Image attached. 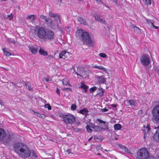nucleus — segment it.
Wrapping results in <instances>:
<instances>
[{"label": "nucleus", "instance_id": "1", "mask_svg": "<svg viewBox=\"0 0 159 159\" xmlns=\"http://www.w3.org/2000/svg\"><path fill=\"white\" fill-rule=\"evenodd\" d=\"M76 35L77 37L79 38L84 44H88L91 46L93 45L94 42L93 37L88 32L80 29L76 31Z\"/></svg>", "mask_w": 159, "mask_h": 159}, {"label": "nucleus", "instance_id": "2", "mask_svg": "<svg viewBox=\"0 0 159 159\" xmlns=\"http://www.w3.org/2000/svg\"><path fill=\"white\" fill-rule=\"evenodd\" d=\"M151 113L152 121L156 123L159 124V104L153 107Z\"/></svg>", "mask_w": 159, "mask_h": 159}, {"label": "nucleus", "instance_id": "3", "mask_svg": "<svg viewBox=\"0 0 159 159\" xmlns=\"http://www.w3.org/2000/svg\"><path fill=\"white\" fill-rule=\"evenodd\" d=\"M35 34L40 39L44 40L47 31V29H45L43 27H40L37 25L35 27L34 30Z\"/></svg>", "mask_w": 159, "mask_h": 159}, {"label": "nucleus", "instance_id": "4", "mask_svg": "<svg viewBox=\"0 0 159 159\" xmlns=\"http://www.w3.org/2000/svg\"><path fill=\"white\" fill-rule=\"evenodd\" d=\"M137 155V159H147L149 157L148 152L144 148L138 150Z\"/></svg>", "mask_w": 159, "mask_h": 159}, {"label": "nucleus", "instance_id": "5", "mask_svg": "<svg viewBox=\"0 0 159 159\" xmlns=\"http://www.w3.org/2000/svg\"><path fill=\"white\" fill-rule=\"evenodd\" d=\"M63 121L66 124H72L75 120V117L71 114L62 115Z\"/></svg>", "mask_w": 159, "mask_h": 159}, {"label": "nucleus", "instance_id": "6", "mask_svg": "<svg viewBox=\"0 0 159 159\" xmlns=\"http://www.w3.org/2000/svg\"><path fill=\"white\" fill-rule=\"evenodd\" d=\"M22 149L18 154L19 156L20 157L24 158L29 157L30 156L31 153L29 148L26 146Z\"/></svg>", "mask_w": 159, "mask_h": 159}, {"label": "nucleus", "instance_id": "7", "mask_svg": "<svg viewBox=\"0 0 159 159\" xmlns=\"http://www.w3.org/2000/svg\"><path fill=\"white\" fill-rule=\"evenodd\" d=\"M26 145L24 144L19 142H16L14 144L13 148H14L15 151L19 154L21 151V150L25 147Z\"/></svg>", "mask_w": 159, "mask_h": 159}, {"label": "nucleus", "instance_id": "8", "mask_svg": "<svg viewBox=\"0 0 159 159\" xmlns=\"http://www.w3.org/2000/svg\"><path fill=\"white\" fill-rule=\"evenodd\" d=\"M77 71V72L75 71V73L80 77L85 78L88 76V72L83 68H78Z\"/></svg>", "mask_w": 159, "mask_h": 159}, {"label": "nucleus", "instance_id": "9", "mask_svg": "<svg viewBox=\"0 0 159 159\" xmlns=\"http://www.w3.org/2000/svg\"><path fill=\"white\" fill-rule=\"evenodd\" d=\"M44 40H52L54 37V32L51 30L47 29V31Z\"/></svg>", "mask_w": 159, "mask_h": 159}, {"label": "nucleus", "instance_id": "10", "mask_svg": "<svg viewBox=\"0 0 159 159\" xmlns=\"http://www.w3.org/2000/svg\"><path fill=\"white\" fill-rule=\"evenodd\" d=\"M140 61L143 65L144 66L148 65L149 63V59L147 55H143L140 58Z\"/></svg>", "mask_w": 159, "mask_h": 159}, {"label": "nucleus", "instance_id": "11", "mask_svg": "<svg viewBox=\"0 0 159 159\" xmlns=\"http://www.w3.org/2000/svg\"><path fill=\"white\" fill-rule=\"evenodd\" d=\"M90 125L91 127L94 130L97 132H100L102 130H105V128L96 125L92 123H90Z\"/></svg>", "mask_w": 159, "mask_h": 159}, {"label": "nucleus", "instance_id": "12", "mask_svg": "<svg viewBox=\"0 0 159 159\" xmlns=\"http://www.w3.org/2000/svg\"><path fill=\"white\" fill-rule=\"evenodd\" d=\"M69 55H70V54L69 52H67L66 51H63L60 53L59 58L66 59L68 58V56Z\"/></svg>", "mask_w": 159, "mask_h": 159}, {"label": "nucleus", "instance_id": "13", "mask_svg": "<svg viewBox=\"0 0 159 159\" xmlns=\"http://www.w3.org/2000/svg\"><path fill=\"white\" fill-rule=\"evenodd\" d=\"M96 78L98 80L99 84H105L106 82V79L104 78L103 76H97Z\"/></svg>", "mask_w": 159, "mask_h": 159}, {"label": "nucleus", "instance_id": "14", "mask_svg": "<svg viewBox=\"0 0 159 159\" xmlns=\"http://www.w3.org/2000/svg\"><path fill=\"white\" fill-rule=\"evenodd\" d=\"M153 139L157 142H159V125L153 137Z\"/></svg>", "mask_w": 159, "mask_h": 159}, {"label": "nucleus", "instance_id": "15", "mask_svg": "<svg viewBox=\"0 0 159 159\" xmlns=\"http://www.w3.org/2000/svg\"><path fill=\"white\" fill-rule=\"evenodd\" d=\"M6 132L2 129L0 128V140H2L6 137Z\"/></svg>", "mask_w": 159, "mask_h": 159}, {"label": "nucleus", "instance_id": "16", "mask_svg": "<svg viewBox=\"0 0 159 159\" xmlns=\"http://www.w3.org/2000/svg\"><path fill=\"white\" fill-rule=\"evenodd\" d=\"M29 49L33 54H35L38 52V49L37 48L34 47L31 45H29L28 46Z\"/></svg>", "mask_w": 159, "mask_h": 159}, {"label": "nucleus", "instance_id": "17", "mask_svg": "<svg viewBox=\"0 0 159 159\" xmlns=\"http://www.w3.org/2000/svg\"><path fill=\"white\" fill-rule=\"evenodd\" d=\"M150 128L148 125H147L146 127H144V129L143 130L144 133V136L143 138L145 139V137H146L147 133H148V132L150 131Z\"/></svg>", "mask_w": 159, "mask_h": 159}, {"label": "nucleus", "instance_id": "18", "mask_svg": "<svg viewBox=\"0 0 159 159\" xmlns=\"http://www.w3.org/2000/svg\"><path fill=\"white\" fill-rule=\"evenodd\" d=\"M104 90L101 87H100L98 89V93L97 95H98L99 97H101L103 96V93Z\"/></svg>", "mask_w": 159, "mask_h": 159}, {"label": "nucleus", "instance_id": "19", "mask_svg": "<svg viewBox=\"0 0 159 159\" xmlns=\"http://www.w3.org/2000/svg\"><path fill=\"white\" fill-rule=\"evenodd\" d=\"M89 111L87 108H84L83 109L80 110L78 112L86 116Z\"/></svg>", "mask_w": 159, "mask_h": 159}, {"label": "nucleus", "instance_id": "20", "mask_svg": "<svg viewBox=\"0 0 159 159\" xmlns=\"http://www.w3.org/2000/svg\"><path fill=\"white\" fill-rule=\"evenodd\" d=\"M79 87V88L84 89V92L85 93L87 92L88 89L89 88V86L83 83H81Z\"/></svg>", "mask_w": 159, "mask_h": 159}, {"label": "nucleus", "instance_id": "21", "mask_svg": "<svg viewBox=\"0 0 159 159\" xmlns=\"http://www.w3.org/2000/svg\"><path fill=\"white\" fill-rule=\"evenodd\" d=\"M130 27L134 29V31L136 33H141L140 29L134 25L132 24L130 25Z\"/></svg>", "mask_w": 159, "mask_h": 159}, {"label": "nucleus", "instance_id": "22", "mask_svg": "<svg viewBox=\"0 0 159 159\" xmlns=\"http://www.w3.org/2000/svg\"><path fill=\"white\" fill-rule=\"evenodd\" d=\"M39 52L40 55L44 56H46L48 55L47 52L45 51L43 49L41 48V47L39 51Z\"/></svg>", "mask_w": 159, "mask_h": 159}, {"label": "nucleus", "instance_id": "23", "mask_svg": "<svg viewBox=\"0 0 159 159\" xmlns=\"http://www.w3.org/2000/svg\"><path fill=\"white\" fill-rule=\"evenodd\" d=\"M77 19L81 24H84L85 25H87V23H86L85 20L84 19L79 17L77 18Z\"/></svg>", "mask_w": 159, "mask_h": 159}, {"label": "nucleus", "instance_id": "24", "mask_svg": "<svg viewBox=\"0 0 159 159\" xmlns=\"http://www.w3.org/2000/svg\"><path fill=\"white\" fill-rule=\"evenodd\" d=\"M37 19V16L34 15H28L27 17V19H30L31 21H33Z\"/></svg>", "mask_w": 159, "mask_h": 159}, {"label": "nucleus", "instance_id": "25", "mask_svg": "<svg viewBox=\"0 0 159 159\" xmlns=\"http://www.w3.org/2000/svg\"><path fill=\"white\" fill-rule=\"evenodd\" d=\"M127 103L129 105L135 106L136 105V103L135 101L133 100H126Z\"/></svg>", "mask_w": 159, "mask_h": 159}, {"label": "nucleus", "instance_id": "26", "mask_svg": "<svg viewBox=\"0 0 159 159\" xmlns=\"http://www.w3.org/2000/svg\"><path fill=\"white\" fill-rule=\"evenodd\" d=\"M2 50L4 54L7 56H11L12 54L10 52H7V51L6 50L5 48H3L2 49Z\"/></svg>", "mask_w": 159, "mask_h": 159}, {"label": "nucleus", "instance_id": "27", "mask_svg": "<svg viewBox=\"0 0 159 159\" xmlns=\"http://www.w3.org/2000/svg\"><path fill=\"white\" fill-rule=\"evenodd\" d=\"M2 50L4 54L7 56H11L12 54L10 52H7V51L6 50L5 48H3L2 49Z\"/></svg>", "mask_w": 159, "mask_h": 159}, {"label": "nucleus", "instance_id": "28", "mask_svg": "<svg viewBox=\"0 0 159 159\" xmlns=\"http://www.w3.org/2000/svg\"><path fill=\"white\" fill-rule=\"evenodd\" d=\"M25 85L27 89L31 91L33 90V88L30 84H29V82H25Z\"/></svg>", "mask_w": 159, "mask_h": 159}, {"label": "nucleus", "instance_id": "29", "mask_svg": "<svg viewBox=\"0 0 159 159\" xmlns=\"http://www.w3.org/2000/svg\"><path fill=\"white\" fill-rule=\"evenodd\" d=\"M121 128V125L119 124H116L114 125V128L116 130H120Z\"/></svg>", "mask_w": 159, "mask_h": 159}, {"label": "nucleus", "instance_id": "30", "mask_svg": "<svg viewBox=\"0 0 159 159\" xmlns=\"http://www.w3.org/2000/svg\"><path fill=\"white\" fill-rule=\"evenodd\" d=\"M53 18H54V19L55 20H58L59 21L58 22V23L59 24H61V21L60 20V16L59 15H58L57 13L55 14V15L54 16Z\"/></svg>", "mask_w": 159, "mask_h": 159}, {"label": "nucleus", "instance_id": "31", "mask_svg": "<svg viewBox=\"0 0 159 159\" xmlns=\"http://www.w3.org/2000/svg\"><path fill=\"white\" fill-rule=\"evenodd\" d=\"M7 41L9 43H13L15 45L16 44V41L11 39L10 38H8L7 39Z\"/></svg>", "mask_w": 159, "mask_h": 159}, {"label": "nucleus", "instance_id": "32", "mask_svg": "<svg viewBox=\"0 0 159 159\" xmlns=\"http://www.w3.org/2000/svg\"><path fill=\"white\" fill-rule=\"evenodd\" d=\"M34 114L36 115H37L39 117L42 119H44L45 117V115L43 114H41L38 112H34Z\"/></svg>", "mask_w": 159, "mask_h": 159}, {"label": "nucleus", "instance_id": "33", "mask_svg": "<svg viewBox=\"0 0 159 159\" xmlns=\"http://www.w3.org/2000/svg\"><path fill=\"white\" fill-rule=\"evenodd\" d=\"M12 137V135L11 134H8L7 136V142L8 143L9 142L11 141V138Z\"/></svg>", "mask_w": 159, "mask_h": 159}, {"label": "nucleus", "instance_id": "34", "mask_svg": "<svg viewBox=\"0 0 159 159\" xmlns=\"http://www.w3.org/2000/svg\"><path fill=\"white\" fill-rule=\"evenodd\" d=\"M63 84L64 85H66L69 83L68 80L66 79H64L62 80Z\"/></svg>", "mask_w": 159, "mask_h": 159}, {"label": "nucleus", "instance_id": "35", "mask_svg": "<svg viewBox=\"0 0 159 159\" xmlns=\"http://www.w3.org/2000/svg\"><path fill=\"white\" fill-rule=\"evenodd\" d=\"M91 127L90 125H87L86 126V128L87 130V131L89 133L91 132L92 131V130L91 129Z\"/></svg>", "mask_w": 159, "mask_h": 159}, {"label": "nucleus", "instance_id": "36", "mask_svg": "<svg viewBox=\"0 0 159 159\" xmlns=\"http://www.w3.org/2000/svg\"><path fill=\"white\" fill-rule=\"evenodd\" d=\"M13 18V17L12 15V14L11 13L10 15H8L7 16H6L4 17V19L8 18L9 20H12Z\"/></svg>", "mask_w": 159, "mask_h": 159}, {"label": "nucleus", "instance_id": "37", "mask_svg": "<svg viewBox=\"0 0 159 159\" xmlns=\"http://www.w3.org/2000/svg\"><path fill=\"white\" fill-rule=\"evenodd\" d=\"M95 17V19L97 21H99L100 19V16L99 15H98L96 13H95L93 15Z\"/></svg>", "mask_w": 159, "mask_h": 159}, {"label": "nucleus", "instance_id": "38", "mask_svg": "<svg viewBox=\"0 0 159 159\" xmlns=\"http://www.w3.org/2000/svg\"><path fill=\"white\" fill-rule=\"evenodd\" d=\"M154 69L156 72L158 74V75L159 76V66H155L154 68Z\"/></svg>", "mask_w": 159, "mask_h": 159}, {"label": "nucleus", "instance_id": "39", "mask_svg": "<svg viewBox=\"0 0 159 159\" xmlns=\"http://www.w3.org/2000/svg\"><path fill=\"white\" fill-rule=\"evenodd\" d=\"M97 89V87L95 86H94L93 87L91 88L90 89V91L91 93L93 92L95 90H96Z\"/></svg>", "mask_w": 159, "mask_h": 159}, {"label": "nucleus", "instance_id": "40", "mask_svg": "<svg viewBox=\"0 0 159 159\" xmlns=\"http://www.w3.org/2000/svg\"><path fill=\"white\" fill-rule=\"evenodd\" d=\"M99 69L102 70L103 71L105 72L106 73H107V70H106L105 68L102 66H99Z\"/></svg>", "mask_w": 159, "mask_h": 159}, {"label": "nucleus", "instance_id": "41", "mask_svg": "<svg viewBox=\"0 0 159 159\" xmlns=\"http://www.w3.org/2000/svg\"><path fill=\"white\" fill-rule=\"evenodd\" d=\"M76 108V106L75 104H72L71 106V109L72 110L74 111Z\"/></svg>", "mask_w": 159, "mask_h": 159}, {"label": "nucleus", "instance_id": "42", "mask_svg": "<svg viewBox=\"0 0 159 159\" xmlns=\"http://www.w3.org/2000/svg\"><path fill=\"white\" fill-rule=\"evenodd\" d=\"M44 107L45 108H48V110H50L51 109L52 107L49 104H45Z\"/></svg>", "mask_w": 159, "mask_h": 159}, {"label": "nucleus", "instance_id": "43", "mask_svg": "<svg viewBox=\"0 0 159 159\" xmlns=\"http://www.w3.org/2000/svg\"><path fill=\"white\" fill-rule=\"evenodd\" d=\"M73 128L74 131L76 132H80L82 130V129H81L74 128V127H73Z\"/></svg>", "mask_w": 159, "mask_h": 159}, {"label": "nucleus", "instance_id": "44", "mask_svg": "<svg viewBox=\"0 0 159 159\" xmlns=\"http://www.w3.org/2000/svg\"><path fill=\"white\" fill-rule=\"evenodd\" d=\"M118 146L120 148L123 149V151L125 150V148H126L125 146L121 144H119Z\"/></svg>", "mask_w": 159, "mask_h": 159}, {"label": "nucleus", "instance_id": "45", "mask_svg": "<svg viewBox=\"0 0 159 159\" xmlns=\"http://www.w3.org/2000/svg\"><path fill=\"white\" fill-rule=\"evenodd\" d=\"M47 17L43 15H41L40 16V18L44 20H45L47 19Z\"/></svg>", "mask_w": 159, "mask_h": 159}, {"label": "nucleus", "instance_id": "46", "mask_svg": "<svg viewBox=\"0 0 159 159\" xmlns=\"http://www.w3.org/2000/svg\"><path fill=\"white\" fill-rule=\"evenodd\" d=\"M31 152V155L32 156H34V157H37V156L35 152H34L33 150V151Z\"/></svg>", "mask_w": 159, "mask_h": 159}, {"label": "nucleus", "instance_id": "47", "mask_svg": "<svg viewBox=\"0 0 159 159\" xmlns=\"http://www.w3.org/2000/svg\"><path fill=\"white\" fill-rule=\"evenodd\" d=\"M99 21H100L102 23L106 24V22L105 20L104 19H102V18L100 19Z\"/></svg>", "mask_w": 159, "mask_h": 159}, {"label": "nucleus", "instance_id": "48", "mask_svg": "<svg viewBox=\"0 0 159 159\" xmlns=\"http://www.w3.org/2000/svg\"><path fill=\"white\" fill-rule=\"evenodd\" d=\"M52 20L51 19L49 18V20H48L47 23L48 25H50L52 23Z\"/></svg>", "mask_w": 159, "mask_h": 159}, {"label": "nucleus", "instance_id": "49", "mask_svg": "<svg viewBox=\"0 0 159 159\" xmlns=\"http://www.w3.org/2000/svg\"><path fill=\"white\" fill-rule=\"evenodd\" d=\"M99 55L101 57L103 58H105L106 57V55L105 53H100Z\"/></svg>", "mask_w": 159, "mask_h": 159}, {"label": "nucleus", "instance_id": "50", "mask_svg": "<svg viewBox=\"0 0 159 159\" xmlns=\"http://www.w3.org/2000/svg\"><path fill=\"white\" fill-rule=\"evenodd\" d=\"M124 151L125 152H128V153H129L130 154H132V152L130 150H129L127 149V148H125V150H124Z\"/></svg>", "mask_w": 159, "mask_h": 159}, {"label": "nucleus", "instance_id": "51", "mask_svg": "<svg viewBox=\"0 0 159 159\" xmlns=\"http://www.w3.org/2000/svg\"><path fill=\"white\" fill-rule=\"evenodd\" d=\"M96 2L97 3L99 4H103V2L101 0H96Z\"/></svg>", "mask_w": 159, "mask_h": 159}, {"label": "nucleus", "instance_id": "52", "mask_svg": "<svg viewBox=\"0 0 159 159\" xmlns=\"http://www.w3.org/2000/svg\"><path fill=\"white\" fill-rule=\"evenodd\" d=\"M49 16L51 17H53L55 15V14H54L53 13H52V12H49Z\"/></svg>", "mask_w": 159, "mask_h": 159}, {"label": "nucleus", "instance_id": "53", "mask_svg": "<svg viewBox=\"0 0 159 159\" xmlns=\"http://www.w3.org/2000/svg\"><path fill=\"white\" fill-rule=\"evenodd\" d=\"M97 120L100 123H106V122L105 121H104L102 120H101V119H98Z\"/></svg>", "mask_w": 159, "mask_h": 159}, {"label": "nucleus", "instance_id": "54", "mask_svg": "<svg viewBox=\"0 0 159 159\" xmlns=\"http://www.w3.org/2000/svg\"><path fill=\"white\" fill-rule=\"evenodd\" d=\"M62 0H55V3L57 4H58L59 2H61Z\"/></svg>", "mask_w": 159, "mask_h": 159}, {"label": "nucleus", "instance_id": "55", "mask_svg": "<svg viewBox=\"0 0 159 159\" xmlns=\"http://www.w3.org/2000/svg\"><path fill=\"white\" fill-rule=\"evenodd\" d=\"M101 111L102 112H106L108 111V109H106V107L104 108L101 109Z\"/></svg>", "mask_w": 159, "mask_h": 159}, {"label": "nucleus", "instance_id": "56", "mask_svg": "<svg viewBox=\"0 0 159 159\" xmlns=\"http://www.w3.org/2000/svg\"><path fill=\"white\" fill-rule=\"evenodd\" d=\"M145 21H146V22L149 25L151 23V20H149V19H145Z\"/></svg>", "mask_w": 159, "mask_h": 159}, {"label": "nucleus", "instance_id": "57", "mask_svg": "<svg viewBox=\"0 0 159 159\" xmlns=\"http://www.w3.org/2000/svg\"><path fill=\"white\" fill-rule=\"evenodd\" d=\"M66 152H68V154L71 153L73 154V153L71 152V149H68L66 150Z\"/></svg>", "mask_w": 159, "mask_h": 159}, {"label": "nucleus", "instance_id": "58", "mask_svg": "<svg viewBox=\"0 0 159 159\" xmlns=\"http://www.w3.org/2000/svg\"><path fill=\"white\" fill-rule=\"evenodd\" d=\"M56 92L57 94L60 95V90L58 88H57V90H56Z\"/></svg>", "mask_w": 159, "mask_h": 159}, {"label": "nucleus", "instance_id": "59", "mask_svg": "<svg viewBox=\"0 0 159 159\" xmlns=\"http://www.w3.org/2000/svg\"><path fill=\"white\" fill-rule=\"evenodd\" d=\"M75 122L74 123L76 125V126H78V125H79L80 123V122L79 121H78V122H77V121H75Z\"/></svg>", "mask_w": 159, "mask_h": 159}, {"label": "nucleus", "instance_id": "60", "mask_svg": "<svg viewBox=\"0 0 159 159\" xmlns=\"http://www.w3.org/2000/svg\"><path fill=\"white\" fill-rule=\"evenodd\" d=\"M111 106L112 107H116V106H117V104H111Z\"/></svg>", "mask_w": 159, "mask_h": 159}, {"label": "nucleus", "instance_id": "61", "mask_svg": "<svg viewBox=\"0 0 159 159\" xmlns=\"http://www.w3.org/2000/svg\"><path fill=\"white\" fill-rule=\"evenodd\" d=\"M93 67L95 68L99 69V66H97L96 65H95L93 66Z\"/></svg>", "mask_w": 159, "mask_h": 159}, {"label": "nucleus", "instance_id": "62", "mask_svg": "<svg viewBox=\"0 0 159 159\" xmlns=\"http://www.w3.org/2000/svg\"><path fill=\"white\" fill-rule=\"evenodd\" d=\"M93 138L94 140H96V139H99V138L97 137L96 135H94L93 136Z\"/></svg>", "mask_w": 159, "mask_h": 159}, {"label": "nucleus", "instance_id": "63", "mask_svg": "<svg viewBox=\"0 0 159 159\" xmlns=\"http://www.w3.org/2000/svg\"><path fill=\"white\" fill-rule=\"evenodd\" d=\"M44 80H45L46 82H48L49 81V78H45Z\"/></svg>", "mask_w": 159, "mask_h": 159}, {"label": "nucleus", "instance_id": "64", "mask_svg": "<svg viewBox=\"0 0 159 159\" xmlns=\"http://www.w3.org/2000/svg\"><path fill=\"white\" fill-rule=\"evenodd\" d=\"M149 159H156V157H151Z\"/></svg>", "mask_w": 159, "mask_h": 159}]
</instances>
